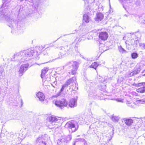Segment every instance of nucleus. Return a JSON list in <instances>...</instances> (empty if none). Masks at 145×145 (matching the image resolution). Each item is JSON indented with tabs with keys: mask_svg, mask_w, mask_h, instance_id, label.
I'll return each mask as SVG.
<instances>
[{
	"mask_svg": "<svg viewBox=\"0 0 145 145\" xmlns=\"http://www.w3.org/2000/svg\"><path fill=\"white\" fill-rule=\"evenodd\" d=\"M45 46H37L35 48L34 50L33 49H29L23 50L15 54L13 58L11 59L12 61H16L18 62H22L28 60L33 58V56L36 57L44 50Z\"/></svg>",
	"mask_w": 145,
	"mask_h": 145,
	"instance_id": "f257e3e1",
	"label": "nucleus"
},
{
	"mask_svg": "<svg viewBox=\"0 0 145 145\" xmlns=\"http://www.w3.org/2000/svg\"><path fill=\"white\" fill-rule=\"evenodd\" d=\"M47 125L50 129L57 128L61 125L60 119L54 116H48L47 118Z\"/></svg>",
	"mask_w": 145,
	"mask_h": 145,
	"instance_id": "f03ea898",
	"label": "nucleus"
},
{
	"mask_svg": "<svg viewBox=\"0 0 145 145\" xmlns=\"http://www.w3.org/2000/svg\"><path fill=\"white\" fill-rule=\"evenodd\" d=\"M65 127L68 128L70 132H73L77 130L78 128V125L76 121H71L66 123Z\"/></svg>",
	"mask_w": 145,
	"mask_h": 145,
	"instance_id": "7ed1b4c3",
	"label": "nucleus"
},
{
	"mask_svg": "<svg viewBox=\"0 0 145 145\" xmlns=\"http://www.w3.org/2000/svg\"><path fill=\"white\" fill-rule=\"evenodd\" d=\"M67 65L72 68L71 71V73L72 74H75L78 67V63L76 61L70 62L67 63Z\"/></svg>",
	"mask_w": 145,
	"mask_h": 145,
	"instance_id": "20e7f679",
	"label": "nucleus"
},
{
	"mask_svg": "<svg viewBox=\"0 0 145 145\" xmlns=\"http://www.w3.org/2000/svg\"><path fill=\"white\" fill-rule=\"evenodd\" d=\"M56 106L60 107L61 109L65 106H66L67 103L65 99H63L61 100H57L55 103Z\"/></svg>",
	"mask_w": 145,
	"mask_h": 145,
	"instance_id": "39448f33",
	"label": "nucleus"
},
{
	"mask_svg": "<svg viewBox=\"0 0 145 145\" xmlns=\"http://www.w3.org/2000/svg\"><path fill=\"white\" fill-rule=\"evenodd\" d=\"M29 65L25 64L21 65L18 71V75L19 76H22L24 73L27 69Z\"/></svg>",
	"mask_w": 145,
	"mask_h": 145,
	"instance_id": "423d86ee",
	"label": "nucleus"
},
{
	"mask_svg": "<svg viewBox=\"0 0 145 145\" xmlns=\"http://www.w3.org/2000/svg\"><path fill=\"white\" fill-rule=\"evenodd\" d=\"M45 140V136H42L39 137L36 140L37 145H46Z\"/></svg>",
	"mask_w": 145,
	"mask_h": 145,
	"instance_id": "0eeeda50",
	"label": "nucleus"
},
{
	"mask_svg": "<svg viewBox=\"0 0 145 145\" xmlns=\"http://www.w3.org/2000/svg\"><path fill=\"white\" fill-rule=\"evenodd\" d=\"M68 86V85L65 83V84H63L62 86V87L60 89V92L55 95L53 96V97H57L60 95L61 93L64 91H65L66 92L67 91H68V90L67 89V88Z\"/></svg>",
	"mask_w": 145,
	"mask_h": 145,
	"instance_id": "6e6552de",
	"label": "nucleus"
},
{
	"mask_svg": "<svg viewBox=\"0 0 145 145\" xmlns=\"http://www.w3.org/2000/svg\"><path fill=\"white\" fill-rule=\"evenodd\" d=\"M108 37V35L106 32H101L99 35L100 39L103 40H106Z\"/></svg>",
	"mask_w": 145,
	"mask_h": 145,
	"instance_id": "1a4fd4ad",
	"label": "nucleus"
},
{
	"mask_svg": "<svg viewBox=\"0 0 145 145\" xmlns=\"http://www.w3.org/2000/svg\"><path fill=\"white\" fill-rule=\"evenodd\" d=\"M104 18L103 14L101 13H98L96 14L95 18V20L96 21L99 22L102 20Z\"/></svg>",
	"mask_w": 145,
	"mask_h": 145,
	"instance_id": "9d476101",
	"label": "nucleus"
},
{
	"mask_svg": "<svg viewBox=\"0 0 145 145\" xmlns=\"http://www.w3.org/2000/svg\"><path fill=\"white\" fill-rule=\"evenodd\" d=\"M69 106L71 107H74L77 105V99H72L69 103Z\"/></svg>",
	"mask_w": 145,
	"mask_h": 145,
	"instance_id": "9b49d317",
	"label": "nucleus"
},
{
	"mask_svg": "<svg viewBox=\"0 0 145 145\" xmlns=\"http://www.w3.org/2000/svg\"><path fill=\"white\" fill-rule=\"evenodd\" d=\"M123 121L127 126H130L133 124V120L130 118H125L123 120Z\"/></svg>",
	"mask_w": 145,
	"mask_h": 145,
	"instance_id": "f8f14e48",
	"label": "nucleus"
},
{
	"mask_svg": "<svg viewBox=\"0 0 145 145\" xmlns=\"http://www.w3.org/2000/svg\"><path fill=\"white\" fill-rule=\"evenodd\" d=\"M36 95L39 100L41 101H43L45 99V96L44 94L41 92H39L36 94Z\"/></svg>",
	"mask_w": 145,
	"mask_h": 145,
	"instance_id": "ddd939ff",
	"label": "nucleus"
},
{
	"mask_svg": "<svg viewBox=\"0 0 145 145\" xmlns=\"http://www.w3.org/2000/svg\"><path fill=\"white\" fill-rule=\"evenodd\" d=\"M67 142L65 136H62L61 138L58 140L57 142V144L59 145L62 144H65Z\"/></svg>",
	"mask_w": 145,
	"mask_h": 145,
	"instance_id": "4468645a",
	"label": "nucleus"
},
{
	"mask_svg": "<svg viewBox=\"0 0 145 145\" xmlns=\"http://www.w3.org/2000/svg\"><path fill=\"white\" fill-rule=\"evenodd\" d=\"M48 70V67H44L42 70L41 74V77L42 78H44Z\"/></svg>",
	"mask_w": 145,
	"mask_h": 145,
	"instance_id": "2eb2a0df",
	"label": "nucleus"
},
{
	"mask_svg": "<svg viewBox=\"0 0 145 145\" xmlns=\"http://www.w3.org/2000/svg\"><path fill=\"white\" fill-rule=\"evenodd\" d=\"M76 81V78L75 77H73L68 80L65 82L67 85H69L72 84Z\"/></svg>",
	"mask_w": 145,
	"mask_h": 145,
	"instance_id": "dca6fc26",
	"label": "nucleus"
},
{
	"mask_svg": "<svg viewBox=\"0 0 145 145\" xmlns=\"http://www.w3.org/2000/svg\"><path fill=\"white\" fill-rule=\"evenodd\" d=\"M11 0H5L4 2H3V6L5 8L9 7V3Z\"/></svg>",
	"mask_w": 145,
	"mask_h": 145,
	"instance_id": "f3484780",
	"label": "nucleus"
},
{
	"mask_svg": "<svg viewBox=\"0 0 145 145\" xmlns=\"http://www.w3.org/2000/svg\"><path fill=\"white\" fill-rule=\"evenodd\" d=\"M83 20L86 23L89 22L90 18L89 16L86 14H85L83 16Z\"/></svg>",
	"mask_w": 145,
	"mask_h": 145,
	"instance_id": "a211bd4d",
	"label": "nucleus"
},
{
	"mask_svg": "<svg viewBox=\"0 0 145 145\" xmlns=\"http://www.w3.org/2000/svg\"><path fill=\"white\" fill-rule=\"evenodd\" d=\"M5 75L4 69L2 67L0 66V79H2Z\"/></svg>",
	"mask_w": 145,
	"mask_h": 145,
	"instance_id": "6ab92c4d",
	"label": "nucleus"
},
{
	"mask_svg": "<svg viewBox=\"0 0 145 145\" xmlns=\"http://www.w3.org/2000/svg\"><path fill=\"white\" fill-rule=\"evenodd\" d=\"M4 16V18H5L7 22L10 24H12L14 22V20H12L11 18H10L9 17H8V16H6L5 15Z\"/></svg>",
	"mask_w": 145,
	"mask_h": 145,
	"instance_id": "aec40b11",
	"label": "nucleus"
},
{
	"mask_svg": "<svg viewBox=\"0 0 145 145\" xmlns=\"http://www.w3.org/2000/svg\"><path fill=\"white\" fill-rule=\"evenodd\" d=\"M67 53V52L65 50H62L60 52V54L61 55V56L59 57H57V59H59L63 57Z\"/></svg>",
	"mask_w": 145,
	"mask_h": 145,
	"instance_id": "412c9836",
	"label": "nucleus"
},
{
	"mask_svg": "<svg viewBox=\"0 0 145 145\" xmlns=\"http://www.w3.org/2000/svg\"><path fill=\"white\" fill-rule=\"evenodd\" d=\"M99 64L97 62H94L92 64L89 66V67L93 68L95 69L98 67Z\"/></svg>",
	"mask_w": 145,
	"mask_h": 145,
	"instance_id": "4be33fe9",
	"label": "nucleus"
},
{
	"mask_svg": "<svg viewBox=\"0 0 145 145\" xmlns=\"http://www.w3.org/2000/svg\"><path fill=\"white\" fill-rule=\"evenodd\" d=\"M137 91L138 92L144 93L145 92V87L140 88L137 89Z\"/></svg>",
	"mask_w": 145,
	"mask_h": 145,
	"instance_id": "5701e85b",
	"label": "nucleus"
},
{
	"mask_svg": "<svg viewBox=\"0 0 145 145\" xmlns=\"http://www.w3.org/2000/svg\"><path fill=\"white\" fill-rule=\"evenodd\" d=\"M119 119V118L118 116H113L112 118V120L115 122H118Z\"/></svg>",
	"mask_w": 145,
	"mask_h": 145,
	"instance_id": "b1692460",
	"label": "nucleus"
},
{
	"mask_svg": "<svg viewBox=\"0 0 145 145\" xmlns=\"http://www.w3.org/2000/svg\"><path fill=\"white\" fill-rule=\"evenodd\" d=\"M138 54L136 52H133L131 54V57L133 59L137 58L138 57Z\"/></svg>",
	"mask_w": 145,
	"mask_h": 145,
	"instance_id": "393cba45",
	"label": "nucleus"
},
{
	"mask_svg": "<svg viewBox=\"0 0 145 145\" xmlns=\"http://www.w3.org/2000/svg\"><path fill=\"white\" fill-rule=\"evenodd\" d=\"M139 45L141 49H145V43H139Z\"/></svg>",
	"mask_w": 145,
	"mask_h": 145,
	"instance_id": "a878e982",
	"label": "nucleus"
},
{
	"mask_svg": "<svg viewBox=\"0 0 145 145\" xmlns=\"http://www.w3.org/2000/svg\"><path fill=\"white\" fill-rule=\"evenodd\" d=\"M120 52L122 53H126L127 52L121 46L119 48Z\"/></svg>",
	"mask_w": 145,
	"mask_h": 145,
	"instance_id": "bb28decb",
	"label": "nucleus"
},
{
	"mask_svg": "<svg viewBox=\"0 0 145 145\" xmlns=\"http://www.w3.org/2000/svg\"><path fill=\"white\" fill-rule=\"evenodd\" d=\"M65 137L67 142L71 140L72 139V136L71 135H68L67 136H65Z\"/></svg>",
	"mask_w": 145,
	"mask_h": 145,
	"instance_id": "cd10ccee",
	"label": "nucleus"
},
{
	"mask_svg": "<svg viewBox=\"0 0 145 145\" xmlns=\"http://www.w3.org/2000/svg\"><path fill=\"white\" fill-rule=\"evenodd\" d=\"M57 82L55 81L53 82L52 84V85L54 88H56L57 86Z\"/></svg>",
	"mask_w": 145,
	"mask_h": 145,
	"instance_id": "c85d7f7f",
	"label": "nucleus"
},
{
	"mask_svg": "<svg viewBox=\"0 0 145 145\" xmlns=\"http://www.w3.org/2000/svg\"><path fill=\"white\" fill-rule=\"evenodd\" d=\"M122 2L124 3H129L131 1V0H121Z\"/></svg>",
	"mask_w": 145,
	"mask_h": 145,
	"instance_id": "c756f323",
	"label": "nucleus"
},
{
	"mask_svg": "<svg viewBox=\"0 0 145 145\" xmlns=\"http://www.w3.org/2000/svg\"><path fill=\"white\" fill-rule=\"evenodd\" d=\"M139 73V72L137 71H134L133 72H131L130 73V75H131L132 76H134L136 75Z\"/></svg>",
	"mask_w": 145,
	"mask_h": 145,
	"instance_id": "7c9ffc66",
	"label": "nucleus"
},
{
	"mask_svg": "<svg viewBox=\"0 0 145 145\" xmlns=\"http://www.w3.org/2000/svg\"><path fill=\"white\" fill-rule=\"evenodd\" d=\"M79 141H82L83 142L84 145L85 144H86V141L84 139H78Z\"/></svg>",
	"mask_w": 145,
	"mask_h": 145,
	"instance_id": "2f4dec72",
	"label": "nucleus"
},
{
	"mask_svg": "<svg viewBox=\"0 0 145 145\" xmlns=\"http://www.w3.org/2000/svg\"><path fill=\"white\" fill-rule=\"evenodd\" d=\"M132 42L131 43V44H137V42H138V41L137 40H136L135 41L133 39L131 40Z\"/></svg>",
	"mask_w": 145,
	"mask_h": 145,
	"instance_id": "473e14b6",
	"label": "nucleus"
},
{
	"mask_svg": "<svg viewBox=\"0 0 145 145\" xmlns=\"http://www.w3.org/2000/svg\"><path fill=\"white\" fill-rule=\"evenodd\" d=\"M89 96L90 97H93L94 98H95L96 97L95 93V92L93 94L92 93H90Z\"/></svg>",
	"mask_w": 145,
	"mask_h": 145,
	"instance_id": "72a5a7b5",
	"label": "nucleus"
},
{
	"mask_svg": "<svg viewBox=\"0 0 145 145\" xmlns=\"http://www.w3.org/2000/svg\"><path fill=\"white\" fill-rule=\"evenodd\" d=\"M128 106L131 108H134L135 107V105L132 103H131V104Z\"/></svg>",
	"mask_w": 145,
	"mask_h": 145,
	"instance_id": "f704fd0d",
	"label": "nucleus"
},
{
	"mask_svg": "<svg viewBox=\"0 0 145 145\" xmlns=\"http://www.w3.org/2000/svg\"><path fill=\"white\" fill-rule=\"evenodd\" d=\"M101 124L103 125V126H105L107 125V123L105 122H101Z\"/></svg>",
	"mask_w": 145,
	"mask_h": 145,
	"instance_id": "c9c22d12",
	"label": "nucleus"
},
{
	"mask_svg": "<svg viewBox=\"0 0 145 145\" xmlns=\"http://www.w3.org/2000/svg\"><path fill=\"white\" fill-rule=\"evenodd\" d=\"M116 100L119 102H122L123 101V99L120 98L117 99H116Z\"/></svg>",
	"mask_w": 145,
	"mask_h": 145,
	"instance_id": "e433bc0d",
	"label": "nucleus"
},
{
	"mask_svg": "<svg viewBox=\"0 0 145 145\" xmlns=\"http://www.w3.org/2000/svg\"><path fill=\"white\" fill-rule=\"evenodd\" d=\"M17 135H16H16H13V137L16 140H17V138H16V137H17Z\"/></svg>",
	"mask_w": 145,
	"mask_h": 145,
	"instance_id": "4c0bfd02",
	"label": "nucleus"
},
{
	"mask_svg": "<svg viewBox=\"0 0 145 145\" xmlns=\"http://www.w3.org/2000/svg\"><path fill=\"white\" fill-rule=\"evenodd\" d=\"M131 103H130V102L129 101H127V103H126V104L127 105H130V104H131Z\"/></svg>",
	"mask_w": 145,
	"mask_h": 145,
	"instance_id": "58836bf2",
	"label": "nucleus"
},
{
	"mask_svg": "<svg viewBox=\"0 0 145 145\" xmlns=\"http://www.w3.org/2000/svg\"><path fill=\"white\" fill-rule=\"evenodd\" d=\"M103 90H104V89H105L106 88V85H105L104 86H103Z\"/></svg>",
	"mask_w": 145,
	"mask_h": 145,
	"instance_id": "ea45409f",
	"label": "nucleus"
},
{
	"mask_svg": "<svg viewBox=\"0 0 145 145\" xmlns=\"http://www.w3.org/2000/svg\"><path fill=\"white\" fill-rule=\"evenodd\" d=\"M136 84L135 86H139V84Z\"/></svg>",
	"mask_w": 145,
	"mask_h": 145,
	"instance_id": "a19ab883",
	"label": "nucleus"
},
{
	"mask_svg": "<svg viewBox=\"0 0 145 145\" xmlns=\"http://www.w3.org/2000/svg\"><path fill=\"white\" fill-rule=\"evenodd\" d=\"M138 101H140H140H142V100H138ZM143 101V102H145V100H144V101Z\"/></svg>",
	"mask_w": 145,
	"mask_h": 145,
	"instance_id": "79ce46f5",
	"label": "nucleus"
},
{
	"mask_svg": "<svg viewBox=\"0 0 145 145\" xmlns=\"http://www.w3.org/2000/svg\"><path fill=\"white\" fill-rule=\"evenodd\" d=\"M17 138H20V139H22V138H21L20 137H18Z\"/></svg>",
	"mask_w": 145,
	"mask_h": 145,
	"instance_id": "37998d69",
	"label": "nucleus"
},
{
	"mask_svg": "<svg viewBox=\"0 0 145 145\" xmlns=\"http://www.w3.org/2000/svg\"><path fill=\"white\" fill-rule=\"evenodd\" d=\"M102 48L101 47H100V48H99V50H102Z\"/></svg>",
	"mask_w": 145,
	"mask_h": 145,
	"instance_id": "c03bdc74",
	"label": "nucleus"
},
{
	"mask_svg": "<svg viewBox=\"0 0 145 145\" xmlns=\"http://www.w3.org/2000/svg\"><path fill=\"white\" fill-rule=\"evenodd\" d=\"M48 47L47 48H45V50H46L47 49H48Z\"/></svg>",
	"mask_w": 145,
	"mask_h": 145,
	"instance_id": "a18cd8bd",
	"label": "nucleus"
},
{
	"mask_svg": "<svg viewBox=\"0 0 145 145\" xmlns=\"http://www.w3.org/2000/svg\"><path fill=\"white\" fill-rule=\"evenodd\" d=\"M85 24H84V22H83L82 24V25H84Z\"/></svg>",
	"mask_w": 145,
	"mask_h": 145,
	"instance_id": "49530a36",
	"label": "nucleus"
},
{
	"mask_svg": "<svg viewBox=\"0 0 145 145\" xmlns=\"http://www.w3.org/2000/svg\"><path fill=\"white\" fill-rule=\"evenodd\" d=\"M69 34H67V35H69ZM63 35V36H65L66 35Z\"/></svg>",
	"mask_w": 145,
	"mask_h": 145,
	"instance_id": "de8ad7c7",
	"label": "nucleus"
},
{
	"mask_svg": "<svg viewBox=\"0 0 145 145\" xmlns=\"http://www.w3.org/2000/svg\"><path fill=\"white\" fill-rule=\"evenodd\" d=\"M73 145H75V143H74L73 144Z\"/></svg>",
	"mask_w": 145,
	"mask_h": 145,
	"instance_id": "09e8293b",
	"label": "nucleus"
},
{
	"mask_svg": "<svg viewBox=\"0 0 145 145\" xmlns=\"http://www.w3.org/2000/svg\"><path fill=\"white\" fill-rule=\"evenodd\" d=\"M84 1H86V2H87V0H84Z\"/></svg>",
	"mask_w": 145,
	"mask_h": 145,
	"instance_id": "8fccbe9b",
	"label": "nucleus"
},
{
	"mask_svg": "<svg viewBox=\"0 0 145 145\" xmlns=\"http://www.w3.org/2000/svg\"><path fill=\"white\" fill-rule=\"evenodd\" d=\"M103 50V51L104 52L105 50Z\"/></svg>",
	"mask_w": 145,
	"mask_h": 145,
	"instance_id": "3c124183",
	"label": "nucleus"
},
{
	"mask_svg": "<svg viewBox=\"0 0 145 145\" xmlns=\"http://www.w3.org/2000/svg\"><path fill=\"white\" fill-rule=\"evenodd\" d=\"M10 27H11V26L9 25H8Z\"/></svg>",
	"mask_w": 145,
	"mask_h": 145,
	"instance_id": "603ef678",
	"label": "nucleus"
},
{
	"mask_svg": "<svg viewBox=\"0 0 145 145\" xmlns=\"http://www.w3.org/2000/svg\"><path fill=\"white\" fill-rule=\"evenodd\" d=\"M21 102H22V100H21Z\"/></svg>",
	"mask_w": 145,
	"mask_h": 145,
	"instance_id": "864d4df0",
	"label": "nucleus"
},
{
	"mask_svg": "<svg viewBox=\"0 0 145 145\" xmlns=\"http://www.w3.org/2000/svg\"><path fill=\"white\" fill-rule=\"evenodd\" d=\"M101 52H102V51H101Z\"/></svg>",
	"mask_w": 145,
	"mask_h": 145,
	"instance_id": "5fc2aeb1",
	"label": "nucleus"
},
{
	"mask_svg": "<svg viewBox=\"0 0 145 145\" xmlns=\"http://www.w3.org/2000/svg\"><path fill=\"white\" fill-rule=\"evenodd\" d=\"M144 75L145 76V74H144Z\"/></svg>",
	"mask_w": 145,
	"mask_h": 145,
	"instance_id": "6e6d98bb",
	"label": "nucleus"
}]
</instances>
